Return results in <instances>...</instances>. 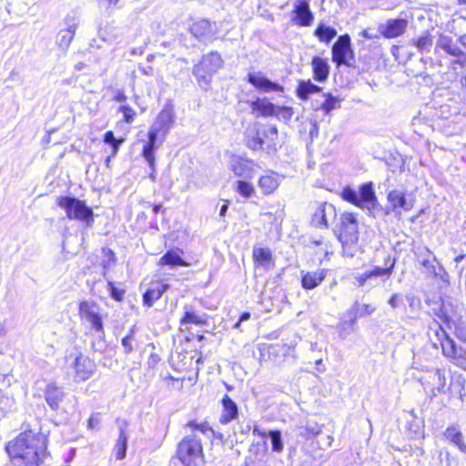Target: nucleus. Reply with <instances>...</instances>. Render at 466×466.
Returning <instances> with one entry per match:
<instances>
[{"label": "nucleus", "instance_id": "obj_1", "mask_svg": "<svg viewBox=\"0 0 466 466\" xmlns=\"http://www.w3.org/2000/svg\"><path fill=\"white\" fill-rule=\"evenodd\" d=\"M344 200L362 209H367L372 217L380 214L388 216L390 212L400 215L401 210L410 211L413 208V200L407 198L405 192L399 189H392L387 195L390 207L383 208L377 199L372 182H366L360 185L359 191L350 187H346L341 192Z\"/></svg>", "mask_w": 466, "mask_h": 466}, {"label": "nucleus", "instance_id": "obj_2", "mask_svg": "<svg viewBox=\"0 0 466 466\" xmlns=\"http://www.w3.org/2000/svg\"><path fill=\"white\" fill-rule=\"evenodd\" d=\"M47 442L45 434L25 430L5 449L13 466H41L50 457Z\"/></svg>", "mask_w": 466, "mask_h": 466}, {"label": "nucleus", "instance_id": "obj_3", "mask_svg": "<svg viewBox=\"0 0 466 466\" xmlns=\"http://www.w3.org/2000/svg\"><path fill=\"white\" fill-rule=\"evenodd\" d=\"M333 232L341 243L343 255L353 258L357 252L359 241L358 221L355 216L348 212L341 214Z\"/></svg>", "mask_w": 466, "mask_h": 466}, {"label": "nucleus", "instance_id": "obj_4", "mask_svg": "<svg viewBox=\"0 0 466 466\" xmlns=\"http://www.w3.org/2000/svg\"><path fill=\"white\" fill-rule=\"evenodd\" d=\"M175 121L173 108L166 106L157 115L147 133V141L143 148L149 154L151 150H157L164 143Z\"/></svg>", "mask_w": 466, "mask_h": 466}, {"label": "nucleus", "instance_id": "obj_5", "mask_svg": "<svg viewBox=\"0 0 466 466\" xmlns=\"http://www.w3.org/2000/svg\"><path fill=\"white\" fill-rule=\"evenodd\" d=\"M177 456L185 466L203 465V445L199 434L193 432L186 435L177 444Z\"/></svg>", "mask_w": 466, "mask_h": 466}, {"label": "nucleus", "instance_id": "obj_6", "mask_svg": "<svg viewBox=\"0 0 466 466\" xmlns=\"http://www.w3.org/2000/svg\"><path fill=\"white\" fill-rule=\"evenodd\" d=\"M57 205L66 211L69 219L83 222L86 228L93 226L95 222L93 208L87 206L84 200L65 196L57 199Z\"/></svg>", "mask_w": 466, "mask_h": 466}, {"label": "nucleus", "instance_id": "obj_7", "mask_svg": "<svg viewBox=\"0 0 466 466\" xmlns=\"http://www.w3.org/2000/svg\"><path fill=\"white\" fill-rule=\"evenodd\" d=\"M223 64L220 54L212 51L203 56L200 62L194 66L193 75L201 88L205 90L208 88L213 75L223 66Z\"/></svg>", "mask_w": 466, "mask_h": 466}, {"label": "nucleus", "instance_id": "obj_8", "mask_svg": "<svg viewBox=\"0 0 466 466\" xmlns=\"http://www.w3.org/2000/svg\"><path fill=\"white\" fill-rule=\"evenodd\" d=\"M432 334L435 336L437 340L433 341L434 347L437 348V342H439L444 356L459 361L462 357L464 350L461 347L457 346L455 341L448 336L444 329L437 321L433 323V326L430 327L429 337L431 340L433 339Z\"/></svg>", "mask_w": 466, "mask_h": 466}, {"label": "nucleus", "instance_id": "obj_9", "mask_svg": "<svg viewBox=\"0 0 466 466\" xmlns=\"http://www.w3.org/2000/svg\"><path fill=\"white\" fill-rule=\"evenodd\" d=\"M332 61L338 66L345 65L353 67L355 64L354 51L351 47V39L348 34L338 37L331 48Z\"/></svg>", "mask_w": 466, "mask_h": 466}, {"label": "nucleus", "instance_id": "obj_10", "mask_svg": "<svg viewBox=\"0 0 466 466\" xmlns=\"http://www.w3.org/2000/svg\"><path fill=\"white\" fill-rule=\"evenodd\" d=\"M296 345V340L289 343L262 344L259 347L260 359L280 364L286 357L291 355Z\"/></svg>", "mask_w": 466, "mask_h": 466}, {"label": "nucleus", "instance_id": "obj_11", "mask_svg": "<svg viewBox=\"0 0 466 466\" xmlns=\"http://www.w3.org/2000/svg\"><path fill=\"white\" fill-rule=\"evenodd\" d=\"M79 315L83 320L90 323L91 328L98 334L100 339H104V324L97 304L90 301H82L79 304Z\"/></svg>", "mask_w": 466, "mask_h": 466}, {"label": "nucleus", "instance_id": "obj_12", "mask_svg": "<svg viewBox=\"0 0 466 466\" xmlns=\"http://www.w3.org/2000/svg\"><path fill=\"white\" fill-rule=\"evenodd\" d=\"M75 369V380L77 381H85L88 380L94 373L96 365L88 357L82 353H77L73 361Z\"/></svg>", "mask_w": 466, "mask_h": 466}, {"label": "nucleus", "instance_id": "obj_13", "mask_svg": "<svg viewBox=\"0 0 466 466\" xmlns=\"http://www.w3.org/2000/svg\"><path fill=\"white\" fill-rule=\"evenodd\" d=\"M436 48H440L456 58L455 63L466 65V53L449 35H441L436 43Z\"/></svg>", "mask_w": 466, "mask_h": 466}, {"label": "nucleus", "instance_id": "obj_14", "mask_svg": "<svg viewBox=\"0 0 466 466\" xmlns=\"http://www.w3.org/2000/svg\"><path fill=\"white\" fill-rule=\"evenodd\" d=\"M292 14V21L299 26H309L314 20L308 0H296Z\"/></svg>", "mask_w": 466, "mask_h": 466}, {"label": "nucleus", "instance_id": "obj_15", "mask_svg": "<svg viewBox=\"0 0 466 466\" xmlns=\"http://www.w3.org/2000/svg\"><path fill=\"white\" fill-rule=\"evenodd\" d=\"M408 24L409 22L405 18L389 19L385 24L379 25V31L385 38H395L406 32Z\"/></svg>", "mask_w": 466, "mask_h": 466}, {"label": "nucleus", "instance_id": "obj_16", "mask_svg": "<svg viewBox=\"0 0 466 466\" xmlns=\"http://www.w3.org/2000/svg\"><path fill=\"white\" fill-rule=\"evenodd\" d=\"M254 163L252 160L241 156H232L229 161V169L239 177L252 178L254 176Z\"/></svg>", "mask_w": 466, "mask_h": 466}, {"label": "nucleus", "instance_id": "obj_17", "mask_svg": "<svg viewBox=\"0 0 466 466\" xmlns=\"http://www.w3.org/2000/svg\"><path fill=\"white\" fill-rule=\"evenodd\" d=\"M248 82L262 92H283L284 87L279 83L273 82L261 73H249L247 76Z\"/></svg>", "mask_w": 466, "mask_h": 466}, {"label": "nucleus", "instance_id": "obj_18", "mask_svg": "<svg viewBox=\"0 0 466 466\" xmlns=\"http://www.w3.org/2000/svg\"><path fill=\"white\" fill-rule=\"evenodd\" d=\"M337 212L335 207L328 202H324L315 210L312 222L318 227H329V222L336 218Z\"/></svg>", "mask_w": 466, "mask_h": 466}, {"label": "nucleus", "instance_id": "obj_19", "mask_svg": "<svg viewBox=\"0 0 466 466\" xmlns=\"http://www.w3.org/2000/svg\"><path fill=\"white\" fill-rule=\"evenodd\" d=\"M190 31L196 38L206 42L211 40L215 35L216 25L208 19H201L192 25Z\"/></svg>", "mask_w": 466, "mask_h": 466}, {"label": "nucleus", "instance_id": "obj_20", "mask_svg": "<svg viewBox=\"0 0 466 466\" xmlns=\"http://www.w3.org/2000/svg\"><path fill=\"white\" fill-rule=\"evenodd\" d=\"M255 266L269 271L275 268L272 251L268 248L255 247L252 251Z\"/></svg>", "mask_w": 466, "mask_h": 466}, {"label": "nucleus", "instance_id": "obj_21", "mask_svg": "<svg viewBox=\"0 0 466 466\" xmlns=\"http://www.w3.org/2000/svg\"><path fill=\"white\" fill-rule=\"evenodd\" d=\"M64 398L65 392L62 388L53 382L46 385L45 390V400L52 410H58Z\"/></svg>", "mask_w": 466, "mask_h": 466}, {"label": "nucleus", "instance_id": "obj_22", "mask_svg": "<svg viewBox=\"0 0 466 466\" xmlns=\"http://www.w3.org/2000/svg\"><path fill=\"white\" fill-rule=\"evenodd\" d=\"M222 412L219 421L222 424H228L229 422L238 418V407L237 403L227 394L221 400Z\"/></svg>", "mask_w": 466, "mask_h": 466}, {"label": "nucleus", "instance_id": "obj_23", "mask_svg": "<svg viewBox=\"0 0 466 466\" xmlns=\"http://www.w3.org/2000/svg\"><path fill=\"white\" fill-rule=\"evenodd\" d=\"M66 28L61 29L56 36V44L62 50H66L76 34L77 24L74 18H66Z\"/></svg>", "mask_w": 466, "mask_h": 466}, {"label": "nucleus", "instance_id": "obj_24", "mask_svg": "<svg viewBox=\"0 0 466 466\" xmlns=\"http://www.w3.org/2000/svg\"><path fill=\"white\" fill-rule=\"evenodd\" d=\"M278 128L274 125H261L262 148L270 151L277 150Z\"/></svg>", "mask_w": 466, "mask_h": 466}, {"label": "nucleus", "instance_id": "obj_25", "mask_svg": "<svg viewBox=\"0 0 466 466\" xmlns=\"http://www.w3.org/2000/svg\"><path fill=\"white\" fill-rule=\"evenodd\" d=\"M327 269H318L316 271H301V286L304 289H313L317 288L326 278Z\"/></svg>", "mask_w": 466, "mask_h": 466}, {"label": "nucleus", "instance_id": "obj_26", "mask_svg": "<svg viewBox=\"0 0 466 466\" xmlns=\"http://www.w3.org/2000/svg\"><path fill=\"white\" fill-rule=\"evenodd\" d=\"M418 259L419 262L423 266L425 271L430 274H433L434 276L439 275L436 270V265H439V269L442 270V267L439 264L431 251L426 248H422L419 252Z\"/></svg>", "mask_w": 466, "mask_h": 466}, {"label": "nucleus", "instance_id": "obj_27", "mask_svg": "<svg viewBox=\"0 0 466 466\" xmlns=\"http://www.w3.org/2000/svg\"><path fill=\"white\" fill-rule=\"evenodd\" d=\"M280 178L278 173L268 171L258 180V187L264 195L272 194L279 186Z\"/></svg>", "mask_w": 466, "mask_h": 466}, {"label": "nucleus", "instance_id": "obj_28", "mask_svg": "<svg viewBox=\"0 0 466 466\" xmlns=\"http://www.w3.org/2000/svg\"><path fill=\"white\" fill-rule=\"evenodd\" d=\"M313 78L318 82H325L329 75V66L327 59L314 56L311 61Z\"/></svg>", "mask_w": 466, "mask_h": 466}, {"label": "nucleus", "instance_id": "obj_29", "mask_svg": "<svg viewBox=\"0 0 466 466\" xmlns=\"http://www.w3.org/2000/svg\"><path fill=\"white\" fill-rule=\"evenodd\" d=\"M445 438L455 445L461 452L466 453V442L464 436L458 425L452 424L444 431Z\"/></svg>", "mask_w": 466, "mask_h": 466}, {"label": "nucleus", "instance_id": "obj_30", "mask_svg": "<svg viewBox=\"0 0 466 466\" xmlns=\"http://www.w3.org/2000/svg\"><path fill=\"white\" fill-rule=\"evenodd\" d=\"M431 379L433 388L431 398L437 397L439 394H445L449 388L446 386V376L443 370L436 369L431 371Z\"/></svg>", "mask_w": 466, "mask_h": 466}, {"label": "nucleus", "instance_id": "obj_31", "mask_svg": "<svg viewBox=\"0 0 466 466\" xmlns=\"http://www.w3.org/2000/svg\"><path fill=\"white\" fill-rule=\"evenodd\" d=\"M261 125L250 127L245 133L246 146L251 150H263Z\"/></svg>", "mask_w": 466, "mask_h": 466}, {"label": "nucleus", "instance_id": "obj_32", "mask_svg": "<svg viewBox=\"0 0 466 466\" xmlns=\"http://www.w3.org/2000/svg\"><path fill=\"white\" fill-rule=\"evenodd\" d=\"M169 289L166 283H156L143 294V303L147 307L153 306L154 302L159 299L162 295Z\"/></svg>", "mask_w": 466, "mask_h": 466}, {"label": "nucleus", "instance_id": "obj_33", "mask_svg": "<svg viewBox=\"0 0 466 466\" xmlns=\"http://www.w3.org/2000/svg\"><path fill=\"white\" fill-rule=\"evenodd\" d=\"M179 253L180 249H170L167 251L159 259V265L171 267H187L189 264L186 262Z\"/></svg>", "mask_w": 466, "mask_h": 466}, {"label": "nucleus", "instance_id": "obj_34", "mask_svg": "<svg viewBox=\"0 0 466 466\" xmlns=\"http://www.w3.org/2000/svg\"><path fill=\"white\" fill-rule=\"evenodd\" d=\"M322 88L310 80H300L296 89L297 96L301 100H308L310 95L318 94Z\"/></svg>", "mask_w": 466, "mask_h": 466}, {"label": "nucleus", "instance_id": "obj_35", "mask_svg": "<svg viewBox=\"0 0 466 466\" xmlns=\"http://www.w3.org/2000/svg\"><path fill=\"white\" fill-rule=\"evenodd\" d=\"M384 268L375 267L373 269L365 272L366 279H371L373 277L386 276L389 278L394 269L395 259H392L390 256L385 258Z\"/></svg>", "mask_w": 466, "mask_h": 466}, {"label": "nucleus", "instance_id": "obj_36", "mask_svg": "<svg viewBox=\"0 0 466 466\" xmlns=\"http://www.w3.org/2000/svg\"><path fill=\"white\" fill-rule=\"evenodd\" d=\"M250 106L253 111H258L265 116H274L276 113L277 106L268 101L267 98H258L255 101H252Z\"/></svg>", "mask_w": 466, "mask_h": 466}, {"label": "nucleus", "instance_id": "obj_37", "mask_svg": "<svg viewBox=\"0 0 466 466\" xmlns=\"http://www.w3.org/2000/svg\"><path fill=\"white\" fill-rule=\"evenodd\" d=\"M314 35L318 37L320 42L329 44L337 35V30L332 26L320 23L315 29Z\"/></svg>", "mask_w": 466, "mask_h": 466}, {"label": "nucleus", "instance_id": "obj_38", "mask_svg": "<svg viewBox=\"0 0 466 466\" xmlns=\"http://www.w3.org/2000/svg\"><path fill=\"white\" fill-rule=\"evenodd\" d=\"M127 434L126 433L123 427L119 429V435L116 440L114 451L116 460H123L127 454Z\"/></svg>", "mask_w": 466, "mask_h": 466}, {"label": "nucleus", "instance_id": "obj_39", "mask_svg": "<svg viewBox=\"0 0 466 466\" xmlns=\"http://www.w3.org/2000/svg\"><path fill=\"white\" fill-rule=\"evenodd\" d=\"M321 431L322 425L314 420H308L304 426L299 427V435L306 439H311L319 435Z\"/></svg>", "mask_w": 466, "mask_h": 466}, {"label": "nucleus", "instance_id": "obj_40", "mask_svg": "<svg viewBox=\"0 0 466 466\" xmlns=\"http://www.w3.org/2000/svg\"><path fill=\"white\" fill-rule=\"evenodd\" d=\"M411 42L420 54H423L424 52H430L433 44L432 36L428 31L420 35L418 39H412Z\"/></svg>", "mask_w": 466, "mask_h": 466}, {"label": "nucleus", "instance_id": "obj_41", "mask_svg": "<svg viewBox=\"0 0 466 466\" xmlns=\"http://www.w3.org/2000/svg\"><path fill=\"white\" fill-rule=\"evenodd\" d=\"M185 312L182 317L180 323L181 325L186 324H203L205 323V319L203 316H198L193 310V307L190 305H185L184 307Z\"/></svg>", "mask_w": 466, "mask_h": 466}, {"label": "nucleus", "instance_id": "obj_42", "mask_svg": "<svg viewBox=\"0 0 466 466\" xmlns=\"http://www.w3.org/2000/svg\"><path fill=\"white\" fill-rule=\"evenodd\" d=\"M323 102L316 109H322L326 114L330 113L332 110L340 107V99L331 94H323Z\"/></svg>", "mask_w": 466, "mask_h": 466}, {"label": "nucleus", "instance_id": "obj_43", "mask_svg": "<svg viewBox=\"0 0 466 466\" xmlns=\"http://www.w3.org/2000/svg\"><path fill=\"white\" fill-rule=\"evenodd\" d=\"M136 329L132 327L127 335L121 339V345L124 349L125 354H130L137 349L138 343L135 338Z\"/></svg>", "mask_w": 466, "mask_h": 466}, {"label": "nucleus", "instance_id": "obj_44", "mask_svg": "<svg viewBox=\"0 0 466 466\" xmlns=\"http://www.w3.org/2000/svg\"><path fill=\"white\" fill-rule=\"evenodd\" d=\"M453 313L454 308L452 303L448 299H442L437 315L444 321L449 322L451 319Z\"/></svg>", "mask_w": 466, "mask_h": 466}, {"label": "nucleus", "instance_id": "obj_45", "mask_svg": "<svg viewBox=\"0 0 466 466\" xmlns=\"http://www.w3.org/2000/svg\"><path fill=\"white\" fill-rule=\"evenodd\" d=\"M268 435L271 441L272 451L278 453L281 452L284 448L281 431L279 430L269 431Z\"/></svg>", "mask_w": 466, "mask_h": 466}, {"label": "nucleus", "instance_id": "obj_46", "mask_svg": "<svg viewBox=\"0 0 466 466\" xmlns=\"http://www.w3.org/2000/svg\"><path fill=\"white\" fill-rule=\"evenodd\" d=\"M346 316L349 317V319L341 322L342 329L344 328V326L348 325L350 327V330H355L357 319L360 318L359 317V309L356 305V302L352 305L351 308H350L346 311Z\"/></svg>", "mask_w": 466, "mask_h": 466}, {"label": "nucleus", "instance_id": "obj_47", "mask_svg": "<svg viewBox=\"0 0 466 466\" xmlns=\"http://www.w3.org/2000/svg\"><path fill=\"white\" fill-rule=\"evenodd\" d=\"M236 191L245 198H250L255 193L253 185L246 180H238L236 182Z\"/></svg>", "mask_w": 466, "mask_h": 466}, {"label": "nucleus", "instance_id": "obj_48", "mask_svg": "<svg viewBox=\"0 0 466 466\" xmlns=\"http://www.w3.org/2000/svg\"><path fill=\"white\" fill-rule=\"evenodd\" d=\"M104 142L112 147V155L116 156L123 140L116 139L113 131H106L104 134Z\"/></svg>", "mask_w": 466, "mask_h": 466}, {"label": "nucleus", "instance_id": "obj_49", "mask_svg": "<svg viewBox=\"0 0 466 466\" xmlns=\"http://www.w3.org/2000/svg\"><path fill=\"white\" fill-rule=\"evenodd\" d=\"M156 151L157 150H151L148 154V153H147L145 148L142 149V157H144V159L147 161V163L149 166V168L151 170V172L149 174V177L153 181L156 179V157H155Z\"/></svg>", "mask_w": 466, "mask_h": 466}, {"label": "nucleus", "instance_id": "obj_50", "mask_svg": "<svg viewBox=\"0 0 466 466\" xmlns=\"http://www.w3.org/2000/svg\"><path fill=\"white\" fill-rule=\"evenodd\" d=\"M293 114V108L290 106H277L274 116H276L279 119L288 122L292 118Z\"/></svg>", "mask_w": 466, "mask_h": 466}, {"label": "nucleus", "instance_id": "obj_51", "mask_svg": "<svg viewBox=\"0 0 466 466\" xmlns=\"http://www.w3.org/2000/svg\"><path fill=\"white\" fill-rule=\"evenodd\" d=\"M187 427H189L194 431H197L204 435L208 434V432H213L212 428L207 422L198 423L194 420H190L187 422Z\"/></svg>", "mask_w": 466, "mask_h": 466}, {"label": "nucleus", "instance_id": "obj_52", "mask_svg": "<svg viewBox=\"0 0 466 466\" xmlns=\"http://www.w3.org/2000/svg\"><path fill=\"white\" fill-rule=\"evenodd\" d=\"M107 289L110 294V297L116 301H121L124 297L125 291L120 289L115 286L112 281H107Z\"/></svg>", "mask_w": 466, "mask_h": 466}, {"label": "nucleus", "instance_id": "obj_53", "mask_svg": "<svg viewBox=\"0 0 466 466\" xmlns=\"http://www.w3.org/2000/svg\"><path fill=\"white\" fill-rule=\"evenodd\" d=\"M119 111L123 113L125 122L128 124L133 122L136 116V112L130 106L122 105L119 106Z\"/></svg>", "mask_w": 466, "mask_h": 466}, {"label": "nucleus", "instance_id": "obj_54", "mask_svg": "<svg viewBox=\"0 0 466 466\" xmlns=\"http://www.w3.org/2000/svg\"><path fill=\"white\" fill-rule=\"evenodd\" d=\"M356 305L359 309L360 318L370 316L376 310V307L372 306L371 304H360L358 301H356Z\"/></svg>", "mask_w": 466, "mask_h": 466}, {"label": "nucleus", "instance_id": "obj_55", "mask_svg": "<svg viewBox=\"0 0 466 466\" xmlns=\"http://www.w3.org/2000/svg\"><path fill=\"white\" fill-rule=\"evenodd\" d=\"M388 304L391 307V309H395L404 306L402 295L400 293H394L388 300Z\"/></svg>", "mask_w": 466, "mask_h": 466}, {"label": "nucleus", "instance_id": "obj_56", "mask_svg": "<svg viewBox=\"0 0 466 466\" xmlns=\"http://www.w3.org/2000/svg\"><path fill=\"white\" fill-rule=\"evenodd\" d=\"M250 430H251V427H250L249 424L238 425V429L240 436H243V437L248 435V432L250 431ZM234 434L237 437V441H238V442H243L244 441V438L238 437V431H234Z\"/></svg>", "mask_w": 466, "mask_h": 466}, {"label": "nucleus", "instance_id": "obj_57", "mask_svg": "<svg viewBox=\"0 0 466 466\" xmlns=\"http://www.w3.org/2000/svg\"><path fill=\"white\" fill-rule=\"evenodd\" d=\"M451 252L454 255L453 260L455 262V268L458 269V272L460 274H461L463 268H460L459 264L466 258V254H463V253L459 254L455 248H452Z\"/></svg>", "mask_w": 466, "mask_h": 466}, {"label": "nucleus", "instance_id": "obj_58", "mask_svg": "<svg viewBox=\"0 0 466 466\" xmlns=\"http://www.w3.org/2000/svg\"><path fill=\"white\" fill-rule=\"evenodd\" d=\"M380 31H374L370 28L365 29L359 33L360 36H362L366 39H379L380 38Z\"/></svg>", "mask_w": 466, "mask_h": 466}, {"label": "nucleus", "instance_id": "obj_59", "mask_svg": "<svg viewBox=\"0 0 466 466\" xmlns=\"http://www.w3.org/2000/svg\"><path fill=\"white\" fill-rule=\"evenodd\" d=\"M99 424H100L99 414H93L88 419L87 426L89 429H91V430L96 429V428H98Z\"/></svg>", "mask_w": 466, "mask_h": 466}, {"label": "nucleus", "instance_id": "obj_60", "mask_svg": "<svg viewBox=\"0 0 466 466\" xmlns=\"http://www.w3.org/2000/svg\"><path fill=\"white\" fill-rule=\"evenodd\" d=\"M159 361L160 357L156 353H152L147 360V366L150 369H154Z\"/></svg>", "mask_w": 466, "mask_h": 466}, {"label": "nucleus", "instance_id": "obj_61", "mask_svg": "<svg viewBox=\"0 0 466 466\" xmlns=\"http://www.w3.org/2000/svg\"><path fill=\"white\" fill-rule=\"evenodd\" d=\"M113 100H115L116 102H125L127 100V96L125 95L123 90L116 89L115 91V96L113 97Z\"/></svg>", "mask_w": 466, "mask_h": 466}, {"label": "nucleus", "instance_id": "obj_62", "mask_svg": "<svg viewBox=\"0 0 466 466\" xmlns=\"http://www.w3.org/2000/svg\"><path fill=\"white\" fill-rule=\"evenodd\" d=\"M339 336L342 338H344L345 335L350 334V332L354 331V330H350V329L348 325L344 326V328L342 329L341 322L339 325Z\"/></svg>", "mask_w": 466, "mask_h": 466}, {"label": "nucleus", "instance_id": "obj_63", "mask_svg": "<svg viewBox=\"0 0 466 466\" xmlns=\"http://www.w3.org/2000/svg\"><path fill=\"white\" fill-rule=\"evenodd\" d=\"M249 318H250L249 312H243L240 315L238 321L234 325V327L238 328L242 321H246V320L249 319Z\"/></svg>", "mask_w": 466, "mask_h": 466}, {"label": "nucleus", "instance_id": "obj_64", "mask_svg": "<svg viewBox=\"0 0 466 466\" xmlns=\"http://www.w3.org/2000/svg\"><path fill=\"white\" fill-rule=\"evenodd\" d=\"M228 209V201H226L221 207H220V209H219V216L220 217H224L227 213Z\"/></svg>", "mask_w": 466, "mask_h": 466}]
</instances>
